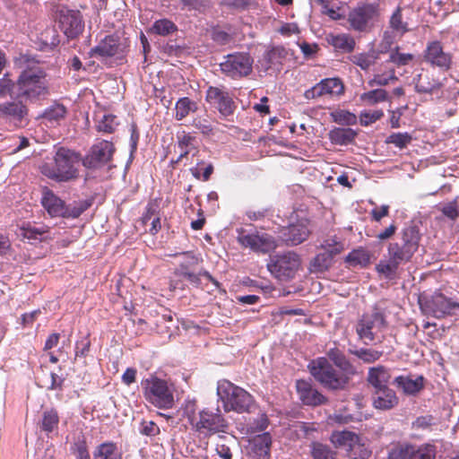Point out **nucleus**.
<instances>
[{
  "label": "nucleus",
  "mask_w": 459,
  "mask_h": 459,
  "mask_svg": "<svg viewBox=\"0 0 459 459\" xmlns=\"http://www.w3.org/2000/svg\"><path fill=\"white\" fill-rule=\"evenodd\" d=\"M347 456L351 459H368L371 451L360 441L355 442L347 451Z\"/></svg>",
  "instance_id": "52"
},
{
  "label": "nucleus",
  "mask_w": 459,
  "mask_h": 459,
  "mask_svg": "<svg viewBox=\"0 0 459 459\" xmlns=\"http://www.w3.org/2000/svg\"><path fill=\"white\" fill-rule=\"evenodd\" d=\"M143 397L158 409L168 410L174 406L173 385L156 376H150L141 382Z\"/></svg>",
  "instance_id": "6"
},
{
  "label": "nucleus",
  "mask_w": 459,
  "mask_h": 459,
  "mask_svg": "<svg viewBox=\"0 0 459 459\" xmlns=\"http://www.w3.org/2000/svg\"><path fill=\"white\" fill-rule=\"evenodd\" d=\"M16 86L15 81L10 78V74L5 73L2 78H0V98H5L6 96H15Z\"/></svg>",
  "instance_id": "55"
},
{
  "label": "nucleus",
  "mask_w": 459,
  "mask_h": 459,
  "mask_svg": "<svg viewBox=\"0 0 459 459\" xmlns=\"http://www.w3.org/2000/svg\"><path fill=\"white\" fill-rule=\"evenodd\" d=\"M43 207L52 217H64L66 203L52 191H47L41 200Z\"/></svg>",
  "instance_id": "28"
},
{
  "label": "nucleus",
  "mask_w": 459,
  "mask_h": 459,
  "mask_svg": "<svg viewBox=\"0 0 459 459\" xmlns=\"http://www.w3.org/2000/svg\"><path fill=\"white\" fill-rule=\"evenodd\" d=\"M272 437L268 432L255 436L249 444V455L254 459H269Z\"/></svg>",
  "instance_id": "27"
},
{
  "label": "nucleus",
  "mask_w": 459,
  "mask_h": 459,
  "mask_svg": "<svg viewBox=\"0 0 459 459\" xmlns=\"http://www.w3.org/2000/svg\"><path fill=\"white\" fill-rule=\"evenodd\" d=\"M74 459H91L88 446L84 438L78 439L71 447Z\"/></svg>",
  "instance_id": "61"
},
{
  "label": "nucleus",
  "mask_w": 459,
  "mask_h": 459,
  "mask_svg": "<svg viewBox=\"0 0 459 459\" xmlns=\"http://www.w3.org/2000/svg\"><path fill=\"white\" fill-rule=\"evenodd\" d=\"M193 428L201 435L210 437L216 433H225L229 429V423L217 409L216 412L204 409L199 411L198 417L191 419Z\"/></svg>",
  "instance_id": "8"
},
{
  "label": "nucleus",
  "mask_w": 459,
  "mask_h": 459,
  "mask_svg": "<svg viewBox=\"0 0 459 459\" xmlns=\"http://www.w3.org/2000/svg\"><path fill=\"white\" fill-rule=\"evenodd\" d=\"M152 30L160 36H168L178 30L177 25L169 19H160L154 22Z\"/></svg>",
  "instance_id": "50"
},
{
  "label": "nucleus",
  "mask_w": 459,
  "mask_h": 459,
  "mask_svg": "<svg viewBox=\"0 0 459 459\" xmlns=\"http://www.w3.org/2000/svg\"><path fill=\"white\" fill-rule=\"evenodd\" d=\"M115 151L113 143L102 140L91 147L88 153L82 158V164L88 169H101L112 160Z\"/></svg>",
  "instance_id": "14"
},
{
  "label": "nucleus",
  "mask_w": 459,
  "mask_h": 459,
  "mask_svg": "<svg viewBox=\"0 0 459 459\" xmlns=\"http://www.w3.org/2000/svg\"><path fill=\"white\" fill-rule=\"evenodd\" d=\"M287 56V50L283 47H273L264 54V60L267 67L271 68L275 65L281 64V60Z\"/></svg>",
  "instance_id": "47"
},
{
  "label": "nucleus",
  "mask_w": 459,
  "mask_h": 459,
  "mask_svg": "<svg viewBox=\"0 0 459 459\" xmlns=\"http://www.w3.org/2000/svg\"><path fill=\"white\" fill-rule=\"evenodd\" d=\"M330 441L335 448L347 451L355 442L360 441L359 436L350 430H335L330 436Z\"/></svg>",
  "instance_id": "30"
},
{
  "label": "nucleus",
  "mask_w": 459,
  "mask_h": 459,
  "mask_svg": "<svg viewBox=\"0 0 459 459\" xmlns=\"http://www.w3.org/2000/svg\"><path fill=\"white\" fill-rule=\"evenodd\" d=\"M349 354L354 355L359 359L362 360L364 363H374L378 360L382 355L383 351L374 350V349H367V348H349Z\"/></svg>",
  "instance_id": "40"
},
{
  "label": "nucleus",
  "mask_w": 459,
  "mask_h": 459,
  "mask_svg": "<svg viewBox=\"0 0 459 459\" xmlns=\"http://www.w3.org/2000/svg\"><path fill=\"white\" fill-rule=\"evenodd\" d=\"M419 304L425 314L437 319L457 316L459 310V303L453 301L441 292L420 296Z\"/></svg>",
  "instance_id": "7"
},
{
  "label": "nucleus",
  "mask_w": 459,
  "mask_h": 459,
  "mask_svg": "<svg viewBox=\"0 0 459 459\" xmlns=\"http://www.w3.org/2000/svg\"><path fill=\"white\" fill-rule=\"evenodd\" d=\"M91 349V341L89 335L82 337L75 342V359L86 358Z\"/></svg>",
  "instance_id": "64"
},
{
  "label": "nucleus",
  "mask_w": 459,
  "mask_h": 459,
  "mask_svg": "<svg viewBox=\"0 0 459 459\" xmlns=\"http://www.w3.org/2000/svg\"><path fill=\"white\" fill-rule=\"evenodd\" d=\"M384 117L382 110L362 111L359 115V122L363 126H368Z\"/></svg>",
  "instance_id": "62"
},
{
  "label": "nucleus",
  "mask_w": 459,
  "mask_h": 459,
  "mask_svg": "<svg viewBox=\"0 0 459 459\" xmlns=\"http://www.w3.org/2000/svg\"><path fill=\"white\" fill-rule=\"evenodd\" d=\"M398 455L399 459H436L437 449L431 444H406L400 447Z\"/></svg>",
  "instance_id": "23"
},
{
  "label": "nucleus",
  "mask_w": 459,
  "mask_h": 459,
  "mask_svg": "<svg viewBox=\"0 0 459 459\" xmlns=\"http://www.w3.org/2000/svg\"><path fill=\"white\" fill-rule=\"evenodd\" d=\"M205 100L225 118L233 116L237 108L230 93L219 87L210 86L206 91Z\"/></svg>",
  "instance_id": "16"
},
{
  "label": "nucleus",
  "mask_w": 459,
  "mask_h": 459,
  "mask_svg": "<svg viewBox=\"0 0 459 459\" xmlns=\"http://www.w3.org/2000/svg\"><path fill=\"white\" fill-rule=\"evenodd\" d=\"M94 202L93 197H90L84 200L73 201L70 204H66L65 213H64L65 219H76L80 217L85 211H87Z\"/></svg>",
  "instance_id": "34"
},
{
  "label": "nucleus",
  "mask_w": 459,
  "mask_h": 459,
  "mask_svg": "<svg viewBox=\"0 0 459 459\" xmlns=\"http://www.w3.org/2000/svg\"><path fill=\"white\" fill-rule=\"evenodd\" d=\"M175 108V119L181 121L190 113H194L197 110V103L188 97H183L177 101Z\"/></svg>",
  "instance_id": "39"
},
{
  "label": "nucleus",
  "mask_w": 459,
  "mask_h": 459,
  "mask_svg": "<svg viewBox=\"0 0 459 459\" xmlns=\"http://www.w3.org/2000/svg\"><path fill=\"white\" fill-rule=\"evenodd\" d=\"M58 423L59 415L56 409H46L42 412V419L39 423V428L43 432L47 434L53 432L57 428Z\"/></svg>",
  "instance_id": "38"
},
{
  "label": "nucleus",
  "mask_w": 459,
  "mask_h": 459,
  "mask_svg": "<svg viewBox=\"0 0 459 459\" xmlns=\"http://www.w3.org/2000/svg\"><path fill=\"white\" fill-rule=\"evenodd\" d=\"M333 263L331 254L321 252L310 262V271L312 273H324L332 266Z\"/></svg>",
  "instance_id": "42"
},
{
  "label": "nucleus",
  "mask_w": 459,
  "mask_h": 459,
  "mask_svg": "<svg viewBox=\"0 0 459 459\" xmlns=\"http://www.w3.org/2000/svg\"><path fill=\"white\" fill-rule=\"evenodd\" d=\"M401 243L392 242L388 247L411 261L415 252L418 250L421 233L420 227L411 222L406 225L401 231Z\"/></svg>",
  "instance_id": "12"
},
{
  "label": "nucleus",
  "mask_w": 459,
  "mask_h": 459,
  "mask_svg": "<svg viewBox=\"0 0 459 459\" xmlns=\"http://www.w3.org/2000/svg\"><path fill=\"white\" fill-rule=\"evenodd\" d=\"M370 262V255L368 251L359 248L354 249L345 257V263L351 266L360 265L367 266Z\"/></svg>",
  "instance_id": "43"
},
{
  "label": "nucleus",
  "mask_w": 459,
  "mask_h": 459,
  "mask_svg": "<svg viewBox=\"0 0 459 459\" xmlns=\"http://www.w3.org/2000/svg\"><path fill=\"white\" fill-rule=\"evenodd\" d=\"M299 256L292 251L271 256L267 264L268 271L280 281H289L295 277L299 267Z\"/></svg>",
  "instance_id": "10"
},
{
  "label": "nucleus",
  "mask_w": 459,
  "mask_h": 459,
  "mask_svg": "<svg viewBox=\"0 0 459 459\" xmlns=\"http://www.w3.org/2000/svg\"><path fill=\"white\" fill-rule=\"evenodd\" d=\"M40 40L44 47L50 49L56 47L60 42L58 32L54 27L46 28L40 34Z\"/></svg>",
  "instance_id": "51"
},
{
  "label": "nucleus",
  "mask_w": 459,
  "mask_h": 459,
  "mask_svg": "<svg viewBox=\"0 0 459 459\" xmlns=\"http://www.w3.org/2000/svg\"><path fill=\"white\" fill-rule=\"evenodd\" d=\"M398 78L397 76L395 75V71L394 69H391L390 70V74L389 75H385V74H376L374 76V78L372 80H370L368 82V85L370 87H373V86H385L387 85L390 82H395L397 81Z\"/></svg>",
  "instance_id": "63"
},
{
  "label": "nucleus",
  "mask_w": 459,
  "mask_h": 459,
  "mask_svg": "<svg viewBox=\"0 0 459 459\" xmlns=\"http://www.w3.org/2000/svg\"><path fill=\"white\" fill-rule=\"evenodd\" d=\"M238 440L235 436L220 435L216 443V453L221 459L232 458V448L236 447Z\"/></svg>",
  "instance_id": "35"
},
{
  "label": "nucleus",
  "mask_w": 459,
  "mask_h": 459,
  "mask_svg": "<svg viewBox=\"0 0 459 459\" xmlns=\"http://www.w3.org/2000/svg\"><path fill=\"white\" fill-rule=\"evenodd\" d=\"M377 55L373 51L372 53H363L353 56L352 62L359 66L362 70H368L375 64Z\"/></svg>",
  "instance_id": "59"
},
{
  "label": "nucleus",
  "mask_w": 459,
  "mask_h": 459,
  "mask_svg": "<svg viewBox=\"0 0 459 459\" xmlns=\"http://www.w3.org/2000/svg\"><path fill=\"white\" fill-rule=\"evenodd\" d=\"M238 234V242L255 253L268 254L278 247L275 238L268 233L258 231L247 233L244 229H239Z\"/></svg>",
  "instance_id": "13"
},
{
  "label": "nucleus",
  "mask_w": 459,
  "mask_h": 459,
  "mask_svg": "<svg viewBox=\"0 0 459 459\" xmlns=\"http://www.w3.org/2000/svg\"><path fill=\"white\" fill-rule=\"evenodd\" d=\"M82 160L79 152L65 147H58L53 158L54 162L44 164L41 172L55 182H71L79 178L78 165Z\"/></svg>",
  "instance_id": "1"
},
{
  "label": "nucleus",
  "mask_w": 459,
  "mask_h": 459,
  "mask_svg": "<svg viewBox=\"0 0 459 459\" xmlns=\"http://www.w3.org/2000/svg\"><path fill=\"white\" fill-rule=\"evenodd\" d=\"M56 19L60 30L69 39H76L84 30L82 14L78 10L61 8Z\"/></svg>",
  "instance_id": "15"
},
{
  "label": "nucleus",
  "mask_w": 459,
  "mask_h": 459,
  "mask_svg": "<svg viewBox=\"0 0 459 459\" xmlns=\"http://www.w3.org/2000/svg\"><path fill=\"white\" fill-rule=\"evenodd\" d=\"M390 378L391 375L389 370L385 366L378 365L368 368L367 382L374 390L387 386Z\"/></svg>",
  "instance_id": "29"
},
{
  "label": "nucleus",
  "mask_w": 459,
  "mask_h": 459,
  "mask_svg": "<svg viewBox=\"0 0 459 459\" xmlns=\"http://www.w3.org/2000/svg\"><path fill=\"white\" fill-rule=\"evenodd\" d=\"M296 389L299 398L304 405L316 407L328 403V398L314 388L312 384L307 380H297Z\"/></svg>",
  "instance_id": "20"
},
{
  "label": "nucleus",
  "mask_w": 459,
  "mask_h": 459,
  "mask_svg": "<svg viewBox=\"0 0 459 459\" xmlns=\"http://www.w3.org/2000/svg\"><path fill=\"white\" fill-rule=\"evenodd\" d=\"M29 115V108L22 99L0 103V119L22 122Z\"/></svg>",
  "instance_id": "21"
},
{
  "label": "nucleus",
  "mask_w": 459,
  "mask_h": 459,
  "mask_svg": "<svg viewBox=\"0 0 459 459\" xmlns=\"http://www.w3.org/2000/svg\"><path fill=\"white\" fill-rule=\"evenodd\" d=\"M307 368L315 380L328 391H344L349 386L351 377L338 371L325 357L311 360Z\"/></svg>",
  "instance_id": "4"
},
{
  "label": "nucleus",
  "mask_w": 459,
  "mask_h": 459,
  "mask_svg": "<svg viewBox=\"0 0 459 459\" xmlns=\"http://www.w3.org/2000/svg\"><path fill=\"white\" fill-rule=\"evenodd\" d=\"M169 255L173 257H183L178 268L175 269V274L182 272L194 271L195 267L203 262L201 255L195 254L193 251L179 252Z\"/></svg>",
  "instance_id": "32"
},
{
  "label": "nucleus",
  "mask_w": 459,
  "mask_h": 459,
  "mask_svg": "<svg viewBox=\"0 0 459 459\" xmlns=\"http://www.w3.org/2000/svg\"><path fill=\"white\" fill-rule=\"evenodd\" d=\"M360 100L368 105H375L388 100V92L384 89H375L360 95Z\"/></svg>",
  "instance_id": "49"
},
{
  "label": "nucleus",
  "mask_w": 459,
  "mask_h": 459,
  "mask_svg": "<svg viewBox=\"0 0 459 459\" xmlns=\"http://www.w3.org/2000/svg\"><path fill=\"white\" fill-rule=\"evenodd\" d=\"M327 41L336 51L341 53H351L355 47L354 39L346 34H331L327 37Z\"/></svg>",
  "instance_id": "36"
},
{
  "label": "nucleus",
  "mask_w": 459,
  "mask_h": 459,
  "mask_svg": "<svg viewBox=\"0 0 459 459\" xmlns=\"http://www.w3.org/2000/svg\"><path fill=\"white\" fill-rule=\"evenodd\" d=\"M254 58L247 52H235L224 56L220 64L221 71L226 76L238 80L247 77L253 72Z\"/></svg>",
  "instance_id": "9"
},
{
  "label": "nucleus",
  "mask_w": 459,
  "mask_h": 459,
  "mask_svg": "<svg viewBox=\"0 0 459 459\" xmlns=\"http://www.w3.org/2000/svg\"><path fill=\"white\" fill-rule=\"evenodd\" d=\"M402 12V8L397 6L390 18L389 24L393 30L403 35L409 31V28L407 22L403 20Z\"/></svg>",
  "instance_id": "48"
},
{
  "label": "nucleus",
  "mask_w": 459,
  "mask_h": 459,
  "mask_svg": "<svg viewBox=\"0 0 459 459\" xmlns=\"http://www.w3.org/2000/svg\"><path fill=\"white\" fill-rule=\"evenodd\" d=\"M209 0H180V4L183 9L189 12L195 11L204 13L209 7Z\"/></svg>",
  "instance_id": "60"
},
{
  "label": "nucleus",
  "mask_w": 459,
  "mask_h": 459,
  "mask_svg": "<svg viewBox=\"0 0 459 459\" xmlns=\"http://www.w3.org/2000/svg\"><path fill=\"white\" fill-rule=\"evenodd\" d=\"M48 232V230L45 226L36 227L27 223L19 228L17 235L22 239H28L33 244L36 241H43L45 239V234Z\"/></svg>",
  "instance_id": "33"
},
{
  "label": "nucleus",
  "mask_w": 459,
  "mask_h": 459,
  "mask_svg": "<svg viewBox=\"0 0 459 459\" xmlns=\"http://www.w3.org/2000/svg\"><path fill=\"white\" fill-rule=\"evenodd\" d=\"M425 383L426 378L422 375L417 376L415 379L411 376H398L392 382L408 396H417L425 388Z\"/></svg>",
  "instance_id": "24"
},
{
  "label": "nucleus",
  "mask_w": 459,
  "mask_h": 459,
  "mask_svg": "<svg viewBox=\"0 0 459 459\" xmlns=\"http://www.w3.org/2000/svg\"><path fill=\"white\" fill-rule=\"evenodd\" d=\"M310 231L305 221L291 223L282 227L279 230L280 240L287 246H297L304 242L309 236Z\"/></svg>",
  "instance_id": "19"
},
{
  "label": "nucleus",
  "mask_w": 459,
  "mask_h": 459,
  "mask_svg": "<svg viewBox=\"0 0 459 459\" xmlns=\"http://www.w3.org/2000/svg\"><path fill=\"white\" fill-rule=\"evenodd\" d=\"M327 95L340 96L344 93V85L340 78H325L320 81Z\"/></svg>",
  "instance_id": "46"
},
{
  "label": "nucleus",
  "mask_w": 459,
  "mask_h": 459,
  "mask_svg": "<svg viewBox=\"0 0 459 459\" xmlns=\"http://www.w3.org/2000/svg\"><path fill=\"white\" fill-rule=\"evenodd\" d=\"M387 255L388 260H380L376 266V270L378 273L384 275L385 279L394 280L396 278L400 264L410 261L399 255L397 251L390 249V247H387Z\"/></svg>",
  "instance_id": "22"
},
{
  "label": "nucleus",
  "mask_w": 459,
  "mask_h": 459,
  "mask_svg": "<svg viewBox=\"0 0 459 459\" xmlns=\"http://www.w3.org/2000/svg\"><path fill=\"white\" fill-rule=\"evenodd\" d=\"M414 59V56L409 53H400L399 47H395L390 51L387 62L394 64L396 66L407 65Z\"/></svg>",
  "instance_id": "53"
},
{
  "label": "nucleus",
  "mask_w": 459,
  "mask_h": 459,
  "mask_svg": "<svg viewBox=\"0 0 459 459\" xmlns=\"http://www.w3.org/2000/svg\"><path fill=\"white\" fill-rule=\"evenodd\" d=\"M326 359L334 368H338L342 374H346L349 377L357 374L356 367L339 348L333 347L329 349L326 351Z\"/></svg>",
  "instance_id": "26"
},
{
  "label": "nucleus",
  "mask_w": 459,
  "mask_h": 459,
  "mask_svg": "<svg viewBox=\"0 0 459 459\" xmlns=\"http://www.w3.org/2000/svg\"><path fill=\"white\" fill-rule=\"evenodd\" d=\"M386 326L385 315L378 309L371 314H364L356 325V333L359 339L366 345L372 343L376 339L375 331H380Z\"/></svg>",
  "instance_id": "11"
},
{
  "label": "nucleus",
  "mask_w": 459,
  "mask_h": 459,
  "mask_svg": "<svg viewBox=\"0 0 459 459\" xmlns=\"http://www.w3.org/2000/svg\"><path fill=\"white\" fill-rule=\"evenodd\" d=\"M423 59L430 66L446 72L452 67L453 56L444 50L443 45L438 40L428 42L423 52Z\"/></svg>",
  "instance_id": "17"
},
{
  "label": "nucleus",
  "mask_w": 459,
  "mask_h": 459,
  "mask_svg": "<svg viewBox=\"0 0 459 459\" xmlns=\"http://www.w3.org/2000/svg\"><path fill=\"white\" fill-rule=\"evenodd\" d=\"M47 74L41 67L28 66L23 69L15 81L16 99L30 102L45 98L48 94Z\"/></svg>",
  "instance_id": "2"
},
{
  "label": "nucleus",
  "mask_w": 459,
  "mask_h": 459,
  "mask_svg": "<svg viewBox=\"0 0 459 459\" xmlns=\"http://www.w3.org/2000/svg\"><path fill=\"white\" fill-rule=\"evenodd\" d=\"M378 16V5L375 4H362L353 8L348 16L351 27L358 31H365L368 23Z\"/></svg>",
  "instance_id": "18"
},
{
  "label": "nucleus",
  "mask_w": 459,
  "mask_h": 459,
  "mask_svg": "<svg viewBox=\"0 0 459 459\" xmlns=\"http://www.w3.org/2000/svg\"><path fill=\"white\" fill-rule=\"evenodd\" d=\"M357 132L350 127H334L328 133V138L333 144L348 145L354 142Z\"/></svg>",
  "instance_id": "31"
},
{
  "label": "nucleus",
  "mask_w": 459,
  "mask_h": 459,
  "mask_svg": "<svg viewBox=\"0 0 459 459\" xmlns=\"http://www.w3.org/2000/svg\"><path fill=\"white\" fill-rule=\"evenodd\" d=\"M178 144L181 150V153L178 156V160L186 158L191 152V148L195 142V137L190 134L183 133L181 135L178 134Z\"/></svg>",
  "instance_id": "54"
},
{
  "label": "nucleus",
  "mask_w": 459,
  "mask_h": 459,
  "mask_svg": "<svg viewBox=\"0 0 459 459\" xmlns=\"http://www.w3.org/2000/svg\"><path fill=\"white\" fill-rule=\"evenodd\" d=\"M66 108L63 104H55L49 108H48L42 117L48 121L57 122L60 119H63L65 117Z\"/></svg>",
  "instance_id": "56"
},
{
  "label": "nucleus",
  "mask_w": 459,
  "mask_h": 459,
  "mask_svg": "<svg viewBox=\"0 0 459 459\" xmlns=\"http://www.w3.org/2000/svg\"><path fill=\"white\" fill-rule=\"evenodd\" d=\"M217 395L227 412L231 411L238 413L250 412L255 406V400L248 392L227 379L218 381Z\"/></svg>",
  "instance_id": "5"
},
{
  "label": "nucleus",
  "mask_w": 459,
  "mask_h": 459,
  "mask_svg": "<svg viewBox=\"0 0 459 459\" xmlns=\"http://www.w3.org/2000/svg\"><path fill=\"white\" fill-rule=\"evenodd\" d=\"M411 135L405 133H393L385 141L387 144H394L396 147L403 149L405 148L411 142Z\"/></svg>",
  "instance_id": "57"
},
{
  "label": "nucleus",
  "mask_w": 459,
  "mask_h": 459,
  "mask_svg": "<svg viewBox=\"0 0 459 459\" xmlns=\"http://www.w3.org/2000/svg\"><path fill=\"white\" fill-rule=\"evenodd\" d=\"M93 459H122V454L113 442H104L96 446Z\"/></svg>",
  "instance_id": "37"
},
{
  "label": "nucleus",
  "mask_w": 459,
  "mask_h": 459,
  "mask_svg": "<svg viewBox=\"0 0 459 459\" xmlns=\"http://www.w3.org/2000/svg\"><path fill=\"white\" fill-rule=\"evenodd\" d=\"M330 116L334 123L341 126H350L357 123L356 115L348 110L337 109L331 112Z\"/></svg>",
  "instance_id": "45"
},
{
  "label": "nucleus",
  "mask_w": 459,
  "mask_h": 459,
  "mask_svg": "<svg viewBox=\"0 0 459 459\" xmlns=\"http://www.w3.org/2000/svg\"><path fill=\"white\" fill-rule=\"evenodd\" d=\"M372 403L376 409L388 411L398 405L399 398L395 392L387 385L373 391Z\"/></svg>",
  "instance_id": "25"
},
{
  "label": "nucleus",
  "mask_w": 459,
  "mask_h": 459,
  "mask_svg": "<svg viewBox=\"0 0 459 459\" xmlns=\"http://www.w3.org/2000/svg\"><path fill=\"white\" fill-rule=\"evenodd\" d=\"M415 82V91L418 93L431 94L435 91L439 90L442 84L437 80L430 81L429 77L423 79L421 74L417 75L414 78Z\"/></svg>",
  "instance_id": "41"
},
{
  "label": "nucleus",
  "mask_w": 459,
  "mask_h": 459,
  "mask_svg": "<svg viewBox=\"0 0 459 459\" xmlns=\"http://www.w3.org/2000/svg\"><path fill=\"white\" fill-rule=\"evenodd\" d=\"M118 126L117 118L115 115H104L101 120L99 121L97 129L100 132L111 134L116 130Z\"/></svg>",
  "instance_id": "58"
},
{
  "label": "nucleus",
  "mask_w": 459,
  "mask_h": 459,
  "mask_svg": "<svg viewBox=\"0 0 459 459\" xmlns=\"http://www.w3.org/2000/svg\"><path fill=\"white\" fill-rule=\"evenodd\" d=\"M128 42L121 33L116 31L100 39L97 45L87 53L88 57L94 58L109 67L112 60L122 62L128 51Z\"/></svg>",
  "instance_id": "3"
},
{
  "label": "nucleus",
  "mask_w": 459,
  "mask_h": 459,
  "mask_svg": "<svg viewBox=\"0 0 459 459\" xmlns=\"http://www.w3.org/2000/svg\"><path fill=\"white\" fill-rule=\"evenodd\" d=\"M337 453L329 446L313 442L311 444V456L313 459H336Z\"/></svg>",
  "instance_id": "44"
}]
</instances>
